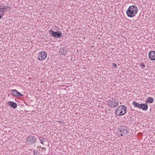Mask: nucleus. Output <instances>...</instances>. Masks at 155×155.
<instances>
[{
    "label": "nucleus",
    "instance_id": "nucleus-1",
    "mask_svg": "<svg viewBox=\"0 0 155 155\" xmlns=\"http://www.w3.org/2000/svg\"><path fill=\"white\" fill-rule=\"evenodd\" d=\"M138 12V8L135 5L129 7L126 11L127 15L129 17L132 18L135 16Z\"/></svg>",
    "mask_w": 155,
    "mask_h": 155
},
{
    "label": "nucleus",
    "instance_id": "nucleus-2",
    "mask_svg": "<svg viewBox=\"0 0 155 155\" xmlns=\"http://www.w3.org/2000/svg\"><path fill=\"white\" fill-rule=\"evenodd\" d=\"M118 130L117 131L118 136L119 137L126 135L129 132V130L128 127L121 125L119 127Z\"/></svg>",
    "mask_w": 155,
    "mask_h": 155
},
{
    "label": "nucleus",
    "instance_id": "nucleus-3",
    "mask_svg": "<svg viewBox=\"0 0 155 155\" xmlns=\"http://www.w3.org/2000/svg\"><path fill=\"white\" fill-rule=\"evenodd\" d=\"M126 107L124 105L119 106L115 111V114L117 116H122L126 113Z\"/></svg>",
    "mask_w": 155,
    "mask_h": 155
},
{
    "label": "nucleus",
    "instance_id": "nucleus-4",
    "mask_svg": "<svg viewBox=\"0 0 155 155\" xmlns=\"http://www.w3.org/2000/svg\"><path fill=\"white\" fill-rule=\"evenodd\" d=\"M27 143L28 145H33L36 143L37 140L36 138L33 136L31 135L27 137L26 139Z\"/></svg>",
    "mask_w": 155,
    "mask_h": 155
},
{
    "label": "nucleus",
    "instance_id": "nucleus-5",
    "mask_svg": "<svg viewBox=\"0 0 155 155\" xmlns=\"http://www.w3.org/2000/svg\"><path fill=\"white\" fill-rule=\"evenodd\" d=\"M49 32L52 36L56 38H59L62 36V34L60 31H54L51 29L49 31Z\"/></svg>",
    "mask_w": 155,
    "mask_h": 155
},
{
    "label": "nucleus",
    "instance_id": "nucleus-6",
    "mask_svg": "<svg viewBox=\"0 0 155 155\" xmlns=\"http://www.w3.org/2000/svg\"><path fill=\"white\" fill-rule=\"evenodd\" d=\"M47 56V54L45 51H41L38 54V60L43 61L45 59Z\"/></svg>",
    "mask_w": 155,
    "mask_h": 155
},
{
    "label": "nucleus",
    "instance_id": "nucleus-7",
    "mask_svg": "<svg viewBox=\"0 0 155 155\" xmlns=\"http://www.w3.org/2000/svg\"><path fill=\"white\" fill-rule=\"evenodd\" d=\"M108 104L110 105L112 107H116L118 106V102H117L113 98H112V100L107 101Z\"/></svg>",
    "mask_w": 155,
    "mask_h": 155
},
{
    "label": "nucleus",
    "instance_id": "nucleus-8",
    "mask_svg": "<svg viewBox=\"0 0 155 155\" xmlns=\"http://www.w3.org/2000/svg\"><path fill=\"white\" fill-rule=\"evenodd\" d=\"M11 91L12 93V94L15 96L21 97L23 96V95L21 94L16 89L12 90H11Z\"/></svg>",
    "mask_w": 155,
    "mask_h": 155
},
{
    "label": "nucleus",
    "instance_id": "nucleus-9",
    "mask_svg": "<svg viewBox=\"0 0 155 155\" xmlns=\"http://www.w3.org/2000/svg\"><path fill=\"white\" fill-rule=\"evenodd\" d=\"M149 58L151 60H155V52L153 51H150L148 54Z\"/></svg>",
    "mask_w": 155,
    "mask_h": 155
},
{
    "label": "nucleus",
    "instance_id": "nucleus-10",
    "mask_svg": "<svg viewBox=\"0 0 155 155\" xmlns=\"http://www.w3.org/2000/svg\"><path fill=\"white\" fill-rule=\"evenodd\" d=\"M7 104L14 109L16 108L17 106V104L13 101H8Z\"/></svg>",
    "mask_w": 155,
    "mask_h": 155
},
{
    "label": "nucleus",
    "instance_id": "nucleus-11",
    "mask_svg": "<svg viewBox=\"0 0 155 155\" xmlns=\"http://www.w3.org/2000/svg\"><path fill=\"white\" fill-rule=\"evenodd\" d=\"M148 108V105L146 104H141L139 109H141L143 110L146 111Z\"/></svg>",
    "mask_w": 155,
    "mask_h": 155
},
{
    "label": "nucleus",
    "instance_id": "nucleus-12",
    "mask_svg": "<svg viewBox=\"0 0 155 155\" xmlns=\"http://www.w3.org/2000/svg\"><path fill=\"white\" fill-rule=\"evenodd\" d=\"M67 48L65 47H63V48H60L59 51V53L61 54L62 55H65L67 53Z\"/></svg>",
    "mask_w": 155,
    "mask_h": 155
},
{
    "label": "nucleus",
    "instance_id": "nucleus-13",
    "mask_svg": "<svg viewBox=\"0 0 155 155\" xmlns=\"http://www.w3.org/2000/svg\"><path fill=\"white\" fill-rule=\"evenodd\" d=\"M154 99L152 97H149L147 98V100L145 101L146 104L147 103H152L153 102Z\"/></svg>",
    "mask_w": 155,
    "mask_h": 155
},
{
    "label": "nucleus",
    "instance_id": "nucleus-14",
    "mask_svg": "<svg viewBox=\"0 0 155 155\" xmlns=\"http://www.w3.org/2000/svg\"><path fill=\"white\" fill-rule=\"evenodd\" d=\"M132 104L134 106V107L139 109L141 104H140L135 101H134L132 102Z\"/></svg>",
    "mask_w": 155,
    "mask_h": 155
},
{
    "label": "nucleus",
    "instance_id": "nucleus-15",
    "mask_svg": "<svg viewBox=\"0 0 155 155\" xmlns=\"http://www.w3.org/2000/svg\"><path fill=\"white\" fill-rule=\"evenodd\" d=\"M5 10L4 7L3 8H0V12H1V14H2V16H3V15L4 14V12Z\"/></svg>",
    "mask_w": 155,
    "mask_h": 155
},
{
    "label": "nucleus",
    "instance_id": "nucleus-16",
    "mask_svg": "<svg viewBox=\"0 0 155 155\" xmlns=\"http://www.w3.org/2000/svg\"><path fill=\"white\" fill-rule=\"evenodd\" d=\"M39 139L41 143L42 144H44V142H45V139L43 138H42L41 137H39Z\"/></svg>",
    "mask_w": 155,
    "mask_h": 155
},
{
    "label": "nucleus",
    "instance_id": "nucleus-17",
    "mask_svg": "<svg viewBox=\"0 0 155 155\" xmlns=\"http://www.w3.org/2000/svg\"><path fill=\"white\" fill-rule=\"evenodd\" d=\"M4 7L5 10H7V11H8L9 10L11 9V8L8 5H7L6 6H4Z\"/></svg>",
    "mask_w": 155,
    "mask_h": 155
},
{
    "label": "nucleus",
    "instance_id": "nucleus-18",
    "mask_svg": "<svg viewBox=\"0 0 155 155\" xmlns=\"http://www.w3.org/2000/svg\"><path fill=\"white\" fill-rule=\"evenodd\" d=\"M33 152L34 155H38L39 154L38 151L37 150L34 151Z\"/></svg>",
    "mask_w": 155,
    "mask_h": 155
},
{
    "label": "nucleus",
    "instance_id": "nucleus-19",
    "mask_svg": "<svg viewBox=\"0 0 155 155\" xmlns=\"http://www.w3.org/2000/svg\"><path fill=\"white\" fill-rule=\"evenodd\" d=\"M140 65L142 68H144L145 67V65L143 62H140Z\"/></svg>",
    "mask_w": 155,
    "mask_h": 155
},
{
    "label": "nucleus",
    "instance_id": "nucleus-20",
    "mask_svg": "<svg viewBox=\"0 0 155 155\" xmlns=\"http://www.w3.org/2000/svg\"><path fill=\"white\" fill-rule=\"evenodd\" d=\"M113 67H117V64H113Z\"/></svg>",
    "mask_w": 155,
    "mask_h": 155
},
{
    "label": "nucleus",
    "instance_id": "nucleus-21",
    "mask_svg": "<svg viewBox=\"0 0 155 155\" xmlns=\"http://www.w3.org/2000/svg\"><path fill=\"white\" fill-rule=\"evenodd\" d=\"M2 14H0V19L2 18Z\"/></svg>",
    "mask_w": 155,
    "mask_h": 155
},
{
    "label": "nucleus",
    "instance_id": "nucleus-22",
    "mask_svg": "<svg viewBox=\"0 0 155 155\" xmlns=\"http://www.w3.org/2000/svg\"><path fill=\"white\" fill-rule=\"evenodd\" d=\"M42 150H43V149H44V150H45V148H44V147H43L42 148Z\"/></svg>",
    "mask_w": 155,
    "mask_h": 155
},
{
    "label": "nucleus",
    "instance_id": "nucleus-23",
    "mask_svg": "<svg viewBox=\"0 0 155 155\" xmlns=\"http://www.w3.org/2000/svg\"><path fill=\"white\" fill-rule=\"evenodd\" d=\"M1 7V6H0V7Z\"/></svg>",
    "mask_w": 155,
    "mask_h": 155
}]
</instances>
